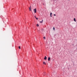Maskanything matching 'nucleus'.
<instances>
[{"mask_svg": "<svg viewBox=\"0 0 77 77\" xmlns=\"http://www.w3.org/2000/svg\"><path fill=\"white\" fill-rule=\"evenodd\" d=\"M43 22V20H42V21H40V23H42Z\"/></svg>", "mask_w": 77, "mask_h": 77, "instance_id": "obj_8", "label": "nucleus"}, {"mask_svg": "<svg viewBox=\"0 0 77 77\" xmlns=\"http://www.w3.org/2000/svg\"><path fill=\"white\" fill-rule=\"evenodd\" d=\"M54 16H56V14H54Z\"/></svg>", "mask_w": 77, "mask_h": 77, "instance_id": "obj_14", "label": "nucleus"}, {"mask_svg": "<svg viewBox=\"0 0 77 77\" xmlns=\"http://www.w3.org/2000/svg\"><path fill=\"white\" fill-rule=\"evenodd\" d=\"M37 27H38V26H39V25L37 24Z\"/></svg>", "mask_w": 77, "mask_h": 77, "instance_id": "obj_12", "label": "nucleus"}, {"mask_svg": "<svg viewBox=\"0 0 77 77\" xmlns=\"http://www.w3.org/2000/svg\"><path fill=\"white\" fill-rule=\"evenodd\" d=\"M43 38H44V39H45V37H43Z\"/></svg>", "mask_w": 77, "mask_h": 77, "instance_id": "obj_10", "label": "nucleus"}, {"mask_svg": "<svg viewBox=\"0 0 77 77\" xmlns=\"http://www.w3.org/2000/svg\"><path fill=\"white\" fill-rule=\"evenodd\" d=\"M52 15V13H51L50 14V15L51 16V17H52V16H51Z\"/></svg>", "mask_w": 77, "mask_h": 77, "instance_id": "obj_3", "label": "nucleus"}, {"mask_svg": "<svg viewBox=\"0 0 77 77\" xmlns=\"http://www.w3.org/2000/svg\"><path fill=\"white\" fill-rule=\"evenodd\" d=\"M35 18H36V20H38V18L36 17H35Z\"/></svg>", "mask_w": 77, "mask_h": 77, "instance_id": "obj_13", "label": "nucleus"}, {"mask_svg": "<svg viewBox=\"0 0 77 77\" xmlns=\"http://www.w3.org/2000/svg\"><path fill=\"white\" fill-rule=\"evenodd\" d=\"M74 21L76 22V20H75V18H74Z\"/></svg>", "mask_w": 77, "mask_h": 77, "instance_id": "obj_7", "label": "nucleus"}, {"mask_svg": "<svg viewBox=\"0 0 77 77\" xmlns=\"http://www.w3.org/2000/svg\"><path fill=\"white\" fill-rule=\"evenodd\" d=\"M43 63L44 64H45V65H46V63L45 62H43Z\"/></svg>", "mask_w": 77, "mask_h": 77, "instance_id": "obj_6", "label": "nucleus"}, {"mask_svg": "<svg viewBox=\"0 0 77 77\" xmlns=\"http://www.w3.org/2000/svg\"><path fill=\"white\" fill-rule=\"evenodd\" d=\"M35 18H36V16H35Z\"/></svg>", "mask_w": 77, "mask_h": 77, "instance_id": "obj_15", "label": "nucleus"}, {"mask_svg": "<svg viewBox=\"0 0 77 77\" xmlns=\"http://www.w3.org/2000/svg\"><path fill=\"white\" fill-rule=\"evenodd\" d=\"M50 59H51V58H50V57H49L48 58V61H50Z\"/></svg>", "mask_w": 77, "mask_h": 77, "instance_id": "obj_2", "label": "nucleus"}, {"mask_svg": "<svg viewBox=\"0 0 77 77\" xmlns=\"http://www.w3.org/2000/svg\"><path fill=\"white\" fill-rule=\"evenodd\" d=\"M19 48L20 49H21V48H20V46H19Z\"/></svg>", "mask_w": 77, "mask_h": 77, "instance_id": "obj_11", "label": "nucleus"}, {"mask_svg": "<svg viewBox=\"0 0 77 77\" xmlns=\"http://www.w3.org/2000/svg\"><path fill=\"white\" fill-rule=\"evenodd\" d=\"M53 30H55V28L54 27L53 28Z\"/></svg>", "mask_w": 77, "mask_h": 77, "instance_id": "obj_9", "label": "nucleus"}, {"mask_svg": "<svg viewBox=\"0 0 77 77\" xmlns=\"http://www.w3.org/2000/svg\"><path fill=\"white\" fill-rule=\"evenodd\" d=\"M44 59L45 60H47V57L45 56V57L44 58Z\"/></svg>", "mask_w": 77, "mask_h": 77, "instance_id": "obj_4", "label": "nucleus"}, {"mask_svg": "<svg viewBox=\"0 0 77 77\" xmlns=\"http://www.w3.org/2000/svg\"><path fill=\"white\" fill-rule=\"evenodd\" d=\"M34 12L35 13H36V8H35L34 10Z\"/></svg>", "mask_w": 77, "mask_h": 77, "instance_id": "obj_1", "label": "nucleus"}, {"mask_svg": "<svg viewBox=\"0 0 77 77\" xmlns=\"http://www.w3.org/2000/svg\"><path fill=\"white\" fill-rule=\"evenodd\" d=\"M29 9L30 11H31V6H30V8H29Z\"/></svg>", "mask_w": 77, "mask_h": 77, "instance_id": "obj_5", "label": "nucleus"}]
</instances>
